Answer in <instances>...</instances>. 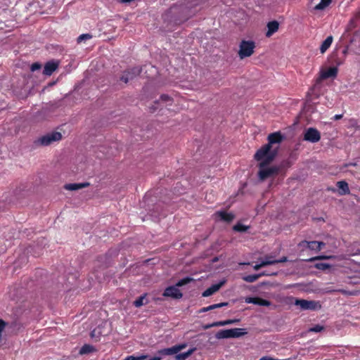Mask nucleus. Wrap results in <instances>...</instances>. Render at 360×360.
<instances>
[{"mask_svg":"<svg viewBox=\"0 0 360 360\" xmlns=\"http://www.w3.org/2000/svg\"><path fill=\"white\" fill-rule=\"evenodd\" d=\"M245 302L248 304H254L259 306L269 307L271 305V302L269 300L259 297H246Z\"/></svg>","mask_w":360,"mask_h":360,"instance_id":"obj_11","label":"nucleus"},{"mask_svg":"<svg viewBox=\"0 0 360 360\" xmlns=\"http://www.w3.org/2000/svg\"><path fill=\"white\" fill-rule=\"evenodd\" d=\"M94 351H96V349L92 345L86 344L81 347V349L79 350V354H86L91 353Z\"/></svg>","mask_w":360,"mask_h":360,"instance_id":"obj_24","label":"nucleus"},{"mask_svg":"<svg viewBox=\"0 0 360 360\" xmlns=\"http://www.w3.org/2000/svg\"><path fill=\"white\" fill-rule=\"evenodd\" d=\"M205 311H208V310L207 309V307H204L200 309V312H205Z\"/></svg>","mask_w":360,"mask_h":360,"instance_id":"obj_49","label":"nucleus"},{"mask_svg":"<svg viewBox=\"0 0 360 360\" xmlns=\"http://www.w3.org/2000/svg\"><path fill=\"white\" fill-rule=\"evenodd\" d=\"M302 244H306L307 248H309V250H316V241L302 240L298 243V246L302 247Z\"/></svg>","mask_w":360,"mask_h":360,"instance_id":"obj_27","label":"nucleus"},{"mask_svg":"<svg viewBox=\"0 0 360 360\" xmlns=\"http://www.w3.org/2000/svg\"><path fill=\"white\" fill-rule=\"evenodd\" d=\"M225 281H221L219 283L213 284L202 292L203 297H209L218 291L224 284Z\"/></svg>","mask_w":360,"mask_h":360,"instance_id":"obj_13","label":"nucleus"},{"mask_svg":"<svg viewBox=\"0 0 360 360\" xmlns=\"http://www.w3.org/2000/svg\"><path fill=\"white\" fill-rule=\"evenodd\" d=\"M162 295L164 297H172L173 299H181L183 296V294L176 285L166 288Z\"/></svg>","mask_w":360,"mask_h":360,"instance_id":"obj_8","label":"nucleus"},{"mask_svg":"<svg viewBox=\"0 0 360 360\" xmlns=\"http://www.w3.org/2000/svg\"><path fill=\"white\" fill-rule=\"evenodd\" d=\"M217 339L231 338V329L221 330L215 335Z\"/></svg>","mask_w":360,"mask_h":360,"instance_id":"obj_21","label":"nucleus"},{"mask_svg":"<svg viewBox=\"0 0 360 360\" xmlns=\"http://www.w3.org/2000/svg\"><path fill=\"white\" fill-rule=\"evenodd\" d=\"M6 327V322L2 319H0V335L2 336V332Z\"/></svg>","mask_w":360,"mask_h":360,"instance_id":"obj_40","label":"nucleus"},{"mask_svg":"<svg viewBox=\"0 0 360 360\" xmlns=\"http://www.w3.org/2000/svg\"><path fill=\"white\" fill-rule=\"evenodd\" d=\"M90 184L88 182L68 184L64 186V188L68 191H77L79 189L86 188Z\"/></svg>","mask_w":360,"mask_h":360,"instance_id":"obj_14","label":"nucleus"},{"mask_svg":"<svg viewBox=\"0 0 360 360\" xmlns=\"http://www.w3.org/2000/svg\"><path fill=\"white\" fill-rule=\"evenodd\" d=\"M316 251H320L326 244L323 242L316 241Z\"/></svg>","mask_w":360,"mask_h":360,"instance_id":"obj_38","label":"nucleus"},{"mask_svg":"<svg viewBox=\"0 0 360 360\" xmlns=\"http://www.w3.org/2000/svg\"><path fill=\"white\" fill-rule=\"evenodd\" d=\"M350 165L355 166V165H356V163H352V164H350Z\"/></svg>","mask_w":360,"mask_h":360,"instance_id":"obj_51","label":"nucleus"},{"mask_svg":"<svg viewBox=\"0 0 360 360\" xmlns=\"http://www.w3.org/2000/svg\"><path fill=\"white\" fill-rule=\"evenodd\" d=\"M338 74V69L337 68L333 67L330 68L325 70H321L320 72V76L316 79V83L314 85V88H316V85L320 83L323 79L330 78V77H335Z\"/></svg>","mask_w":360,"mask_h":360,"instance_id":"obj_7","label":"nucleus"},{"mask_svg":"<svg viewBox=\"0 0 360 360\" xmlns=\"http://www.w3.org/2000/svg\"><path fill=\"white\" fill-rule=\"evenodd\" d=\"M266 275H268V274L266 273H264V272L259 274H251V275H248V276H243V279L246 282L253 283V282L256 281L259 277H261L262 276H266Z\"/></svg>","mask_w":360,"mask_h":360,"instance_id":"obj_22","label":"nucleus"},{"mask_svg":"<svg viewBox=\"0 0 360 360\" xmlns=\"http://www.w3.org/2000/svg\"><path fill=\"white\" fill-rule=\"evenodd\" d=\"M147 303H148V302L146 300V294H143V295L140 296L137 300H136L134 302V305L136 307H140Z\"/></svg>","mask_w":360,"mask_h":360,"instance_id":"obj_25","label":"nucleus"},{"mask_svg":"<svg viewBox=\"0 0 360 360\" xmlns=\"http://www.w3.org/2000/svg\"><path fill=\"white\" fill-rule=\"evenodd\" d=\"M231 338H238L248 333L245 328H231Z\"/></svg>","mask_w":360,"mask_h":360,"instance_id":"obj_19","label":"nucleus"},{"mask_svg":"<svg viewBox=\"0 0 360 360\" xmlns=\"http://www.w3.org/2000/svg\"><path fill=\"white\" fill-rule=\"evenodd\" d=\"M175 346H176V348L179 353L181 349H184L186 347V344L183 343V344L176 345Z\"/></svg>","mask_w":360,"mask_h":360,"instance_id":"obj_42","label":"nucleus"},{"mask_svg":"<svg viewBox=\"0 0 360 360\" xmlns=\"http://www.w3.org/2000/svg\"><path fill=\"white\" fill-rule=\"evenodd\" d=\"M283 139L284 136L280 131L270 134L267 137L268 143L256 152L255 159L259 160L264 156L268 155L269 160H274L278 154L279 145Z\"/></svg>","mask_w":360,"mask_h":360,"instance_id":"obj_1","label":"nucleus"},{"mask_svg":"<svg viewBox=\"0 0 360 360\" xmlns=\"http://www.w3.org/2000/svg\"><path fill=\"white\" fill-rule=\"evenodd\" d=\"M258 161L259 162L258 177L261 181L277 174L281 169V166H269L273 160H269L268 155L264 156Z\"/></svg>","mask_w":360,"mask_h":360,"instance_id":"obj_2","label":"nucleus"},{"mask_svg":"<svg viewBox=\"0 0 360 360\" xmlns=\"http://www.w3.org/2000/svg\"><path fill=\"white\" fill-rule=\"evenodd\" d=\"M62 139V134L58 131H53L42 136L37 141V143L41 146H49L53 142L59 141Z\"/></svg>","mask_w":360,"mask_h":360,"instance_id":"obj_5","label":"nucleus"},{"mask_svg":"<svg viewBox=\"0 0 360 360\" xmlns=\"http://www.w3.org/2000/svg\"><path fill=\"white\" fill-rule=\"evenodd\" d=\"M227 305H228V302H221L219 304H214L210 305V306L207 307V309L208 311H210V310H212V309L219 308V307H221L224 306H227Z\"/></svg>","mask_w":360,"mask_h":360,"instance_id":"obj_34","label":"nucleus"},{"mask_svg":"<svg viewBox=\"0 0 360 360\" xmlns=\"http://www.w3.org/2000/svg\"><path fill=\"white\" fill-rule=\"evenodd\" d=\"M279 24L277 21L273 20L267 24L268 30L266 33V37H271L274 33L278 31Z\"/></svg>","mask_w":360,"mask_h":360,"instance_id":"obj_15","label":"nucleus"},{"mask_svg":"<svg viewBox=\"0 0 360 360\" xmlns=\"http://www.w3.org/2000/svg\"><path fill=\"white\" fill-rule=\"evenodd\" d=\"M41 68V65L38 63H33L32 65H31V70L32 72L37 70H39Z\"/></svg>","mask_w":360,"mask_h":360,"instance_id":"obj_39","label":"nucleus"},{"mask_svg":"<svg viewBox=\"0 0 360 360\" xmlns=\"http://www.w3.org/2000/svg\"><path fill=\"white\" fill-rule=\"evenodd\" d=\"M58 63L57 61L51 60L47 62L44 68L43 74L50 76L58 68Z\"/></svg>","mask_w":360,"mask_h":360,"instance_id":"obj_12","label":"nucleus"},{"mask_svg":"<svg viewBox=\"0 0 360 360\" xmlns=\"http://www.w3.org/2000/svg\"><path fill=\"white\" fill-rule=\"evenodd\" d=\"M195 350V348H191L186 352H183V353H180V354L177 353L176 355L175 356V359L176 360H186L188 356H190L193 353V352Z\"/></svg>","mask_w":360,"mask_h":360,"instance_id":"obj_23","label":"nucleus"},{"mask_svg":"<svg viewBox=\"0 0 360 360\" xmlns=\"http://www.w3.org/2000/svg\"><path fill=\"white\" fill-rule=\"evenodd\" d=\"M330 257H331L330 256L321 255V256H316L314 257L309 258V259H307L306 261L313 262V261L319 260V259H330Z\"/></svg>","mask_w":360,"mask_h":360,"instance_id":"obj_36","label":"nucleus"},{"mask_svg":"<svg viewBox=\"0 0 360 360\" xmlns=\"http://www.w3.org/2000/svg\"><path fill=\"white\" fill-rule=\"evenodd\" d=\"M323 330V327L320 325H316L314 327L309 329L310 332L319 333Z\"/></svg>","mask_w":360,"mask_h":360,"instance_id":"obj_37","label":"nucleus"},{"mask_svg":"<svg viewBox=\"0 0 360 360\" xmlns=\"http://www.w3.org/2000/svg\"><path fill=\"white\" fill-rule=\"evenodd\" d=\"M314 267L317 269L321 270V271H326L327 269H330L331 266L329 264L327 263H316L314 264Z\"/></svg>","mask_w":360,"mask_h":360,"instance_id":"obj_30","label":"nucleus"},{"mask_svg":"<svg viewBox=\"0 0 360 360\" xmlns=\"http://www.w3.org/2000/svg\"><path fill=\"white\" fill-rule=\"evenodd\" d=\"M320 139L321 134L316 128L309 127L305 131L304 140L311 143H317Z\"/></svg>","mask_w":360,"mask_h":360,"instance_id":"obj_6","label":"nucleus"},{"mask_svg":"<svg viewBox=\"0 0 360 360\" xmlns=\"http://www.w3.org/2000/svg\"><path fill=\"white\" fill-rule=\"evenodd\" d=\"M276 264L278 263H283V262H285L288 261V258L287 257H282L281 258L278 259H276Z\"/></svg>","mask_w":360,"mask_h":360,"instance_id":"obj_43","label":"nucleus"},{"mask_svg":"<svg viewBox=\"0 0 360 360\" xmlns=\"http://www.w3.org/2000/svg\"><path fill=\"white\" fill-rule=\"evenodd\" d=\"M328 292H340L347 296H357L360 294V290H346L345 289H335L328 290Z\"/></svg>","mask_w":360,"mask_h":360,"instance_id":"obj_17","label":"nucleus"},{"mask_svg":"<svg viewBox=\"0 0 360 360\" xmlns=\"http://www.w3.org/2000/svg\"><path fill=\"white\" fill-rule=\"evenodd\" d=\"M336 185L339 188L340 195H343L349 193L348 184L345 181H338Z\"/></svg>","mask_w":360,"mask_h":360,"instance_id":"obj_16","label":"nucleus"},{"mask_svg":"<svg viewBox=\"0 0 360 360\" xmlns=\"http://www.w3.org/2000/svg\"><path fill=\"white\" fill-rule=\"evenodd\" d=\"M216 219L226 222H231L235 218V216L231 212H226V211H217L214 214Z\"/></svg>","mask_w":360,"mask_h":360,"instance_id":"obj_10","label":"nucleus"},{"mask_svg":"<svg viewBox=\"0 0 360 360\" xmlns=\"http://www.w3.org/2000/svg\"><path fill=\"white\" fill-rule=\"evenodd\" d=\"M276 259H274L272 256H266L262 260L264 266L272 265L276 264Z\"/></svg>","mask_w":360,"mask_h":360,"instance_id":"obj_28","label":"nucleus"},{"mask_svg":"<svg viewBox=\"0 0 360 360\" xmlns=\"http://www.w3.org/2000/svg\"><path fill=\"white\" fill-rule=\"evenodd\" d=\"M149 360H161V356H155L150 358Z\"/></svg>","mask_w":360,"mask_h":360,"instance_id":"obj_47","label":"nucleus"},{"mask_svg":"<svg viewBox=\"0 0 360 360\" xmlns=\"http://www.w3.org/2000/svg\"><path fill=\"white\" fill-rule=\"evenodd\" d=\"M225 325H226L225 321H217V322H214L211 324L206 325L203 327V328L208 329L212 327L222 326H225Z\"/></svg>","mask_w":360,"mask_h":360,"instance_id":"obj_32","label":"nucleus"},{"mask_svg":"<svg viewBox=\"0 0 360 360\" xmlns=\"http://www.w3.org/2000/svg\"><path fill=\"white\" fill-rule=\"evenodd\" d=\"M146 357H147L146 355H140L139 356L135 357L136 358L135 360H143V359H146Z\"/></svg>","mask_w":360,"mask_h":360,"instance_id":"obj_45","label":"nucleus"},{"mask_svg":"<svg viewBox=\"0 0 360 360\" xmlns=\"http://www.w3.org/2000/svg\"><path fill=\"white\" fill-rule=\"evenodd\" d=\"M255 43L251 40H242L239 44L238 56L240 59L251 56L254 53Z\"/></svg>","mask_w":360,"mask_h":360,"instance_id":"obj_3","label":"nucleus"},{"mask_svg":"<svg viewBox=\"0 0 360 360\" xmlns=\"http://www.w3.org/2000/svg\"><path fill=\"white\" fill-rule=\"evenodd\" d=\"M92 37H93V36L89 33L82 34H80L77 37V43H81L83 41H86V40L91 39Z\"/></svg>","mask_w":360,"mask_h":360,"instance_id":"obj_31","label":"nucleus"},{"mask_svg":"<svg viewBox=\"0 0 360 360\" xmlns=\"http://www.w3.org/2000/svg\"><path fill=\"white\" fill-rule=\"evenodd\" d=\"M238 321V320H237V319H229V320H226L225 323H226V325H229V324H231V323H236Z\"/></svg>","mask_w":360,"mask_h":360,"instance_id":"obj_44","label":"nucleus"},{"mask_svg":"<svg viewBox=\"0 0 360 360\" xmlns=\"http://www.w3.org/2000/svg\"><path fill=\"white\" fill-rule=\"evenodd\" d=\"M249 229V226H245L240 223H238L236 224V225H234V226L233 227V229L235 231H238V232H245L248 229Z\"/></svg>","mask_w":360,"mask_h":360,"instance_id":"obj_29","label":"nucleus"},{"mask_svg":"<svg viewBox=\"0 0 360 360\" xmlns=\"http://www.w3.org/2000/svg\"><path fill=\"white\" fill-rule=\"evenodd\" d=\"M294 304L299 306L302 310L316 311L321 308L320 302L314 300L296 299Z\"/></svg>","mask_w":360,"mask_h":360,"instance_id":"obj_4","label":"nucleus"},{"mask_svg":"<svg viewBox=\"0 0 360 360\" xmlns=\"http://www.w3.org/2000/svg\"><path fill=\"white\" fill-rule=\"evenodd\" d=\"M191 281H193V278H189V277H186V278H184L181 280H179L177 283H176V286L178 287H181V286H183L188 283H190Z\"/></svg>","mask_w":360,"mask_h":360,"instance_id":"obj_33","label":"nucleus"},{"mask_svg":"<svg viewBox=\"0 0 360 360\" xmlns=\"http://www.w3.org/2000/svg\"><path fill=\"white\" fill-rule=\"evenodd\" d=\"M342 117V115L340 114V115H335L334 117H333V120H338L340 119H341Z\"/></svg>","mask_w":360,"mask_h":360,"instance_id":"obj_46","label":"nucleus"},{"mask_svg":"<svg viewBox=\"0 0 360 360\" xmlns=\"http://www.w3.org/2000/svg\"><path fill=\"white\" fill-rule=\"evenodd\" d=\"M140 72L141 70L139 68H133L124 71L120 77V80L127 84L130 80L134 79Z\"/></svg>","mask_w":360,"mask_h":360,"instance_id":"obj_9","label":"nucleus"},{"mask_svg":"<svg viewBox=\"0 0 360 360\" xmlns=\"http://www.w3.org/2000/svg\"><path fill=\"white\" fill-rule=\"evenodd\" d=\"M158 354L162 356H169L172 354H176L178 353L176 346H173L172 347L165 348L159 350L158 352Z\"/></svg>","mask_w":360,"mask_h":360,"instance_id":"obj_18","label":"nucleus"},{"mask_svg":"<svg viewBox=\"0 0 360 360\" xmlns=\"http://www.w3.org/2000/svg\"><path fill=\"white\" fill-rule=\"evenodd\" d=\"M264 266V264L261 261L259 263H257L255 265L253 266V269L256 271L260 269L262 267Z\"/></svg>","mask_w":360,"mask_h":360,"instance_id":"obj_41","label":"nucleus"},{"mask_svg":"<svg viewBox=\"0 0 360 360\" xmlns=\"http://www.w3.org/2000/svg\"><path fill=\"white\" fill-rule=\"evenodd\" d=\"M332 0H321L320 3L314 7V10L322 11L325 9L330 3Z\"/></svg>","mask_w":360,"mask_h":360,"instance_id":"obj_26","label":"nucleus"},{"mask_svg":"<svg viewBox=\"0 0 360 360\" xmlns=\"http://www.w3.org/2000/svg\"><path fill=\"white\" fill-rule=\"evenodd\" d=\"M333 38L332 36H328L321 44L320 46V51L321 53H325L328 49L331 46Z\"/></svg>","mask_w":360,"mask_h":360,"instance_id":"obj_20","label":"nucleus"},{"mask_svg":"<svg viewBox=\"0 0 360 360\" xmlns=\"http://www.w3.org/2000/svg\"><path fill=\"white\" fill-rule=\"evenodd\" d=\"M159 101H161V102H164V103H168L169 104L171 103L172 102V98L171 97H169L168 95H166V94H162L160 98V100Z\"/></svg>","mask_w":360,"mask_h":360,"instance_id":"obj_35","label":"nucleus"},{"mask_svg":"<svg viewBox=\"0 0 360 360\" xmlns=\"http://www.w3.org/2000/svg\"><path fill=\"white\" fill-rule=\"evenodd\" d=\"M301 248H307V245L306 244H302V246Z\"/></svg>","mask_w":360,"mask_h":360,"instance_id":"obj_50","label":"nucleus"},{"mask_svg":"<svg viewBox=\"0 0 360 360\" xmlns=\"http://www.w3.org/2000/svg\"><path fill=\"white\" fill-rule=\"evenodd\" d=\"M136 358L134 356H129L124 360H135Z\"/></svg>","mask_w":360,"mask_h":360,"instance_id":"obj_48","label":"nucleus"}]
</instances>
